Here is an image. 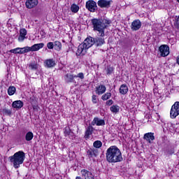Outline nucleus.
Masks as SVG:
<instances>
[{
	"label": "nucleus",
	"instance_id": "nucleus-36",
	"mask_svg": "<svg viewBox=\"0 0 179 179\" xmlns=\"http://www.w3.org/2000/svg\"><path fill=\"white\" fill-rule=\"evenodd\" d=\"M20 48H17L15 49H12L10 50H9V52H11L12 54H20Z\"/></svg>",
	"mask_w": 179,
	"mask_h": 179
},
{
	"label": "nucleus",
	"instance_id": "nucleus-26",
	"mask_svg": "<svg viewBox=\"0 0 179 179\" xmlns=\"http://www.w3.org/2000/svg\"><path fill=\"white\" fill-rule=\"evenodd\" d=\"M53 44L55 50H56V51H61V49L62 48V44L61 43V42L56 41L53 43Z\"/></svg>",
	"mask_w": 179,
	"mask_h": 179
},
{
	"label": "nucleus",
	"instance_id": "nucleus-4",
	"mask_svg": "<svg viewBox=\"0 0 179 179\" xmlns=\"http://www.w3.org/2000/svg\"><path fill=\"white\" fill-rule=\"evenodd\" d=\"M26 154L23 151H18L15 152L13 156L9 157V160L13 164L14 169H19L20 164H23Z\"/></svg>",
	"mask_w": 179,
	"mask_h": 179
},
{
	"label": "nucleus",
	"instance_id": "nucleus-29",
	"mask_svg": "<svg viewBox=\"0 0 179 179\" xmlns=\"http://www.w3.org/2000/svg\"><path fill=\"white\" fill-rule=\"evenodd\" d=\"M71 12H73V13H78V12H79V6L76 4H73L71 6Z\"/></svg>",
	"mask_w": 179,
	"mask_h": 179
},
{
	"label": "nucleus",
	"instance_id": "nucleus-44",
	"mask_svg": "<svg viewBox=\"0 0 179 179\" xmlns=\"http://www.w3.org/2000/svg\"><path fill=\"white\" fill-rule=\"evenodd\" d=\"M176 62H177L178 65H179V57H178V58L176 59Z\"/></svg>",
	"mask_w": 179,
	"mask_h": 179
},
{
	"label": "nucleus",
	"instance_id": "nucleus-2",
	"mask_svg": "<svg viewBox=\"0 0 179 179\" xmlns=\"http://www.w3.org/2000/svg\"><path fill=\"white\" fill-rule=\"evenodd\" d=\"M106 160L108 163H120V162H122V154L118 147L112 145L106 150Z\"/></svg>",
	"mask_w": 179,
	"mask_h": 179
},
{
	"label": "nucleus",
	"instance_id": "nucleus-32",
	"mask_svg": "<svg viewBox=\"0 0 179 179\" xmlns=\"http://www.w3.org/2000/svg\"><path fill=\"white\" fill-rule=\"evenodd\" d=\"M94 148H96V149H100L101 146H103V143H101L100 141H96L93 143Z\"/></svg>",
	"mask_w": 179,
	"mask_h": 179
},
{
	"label": "nucleus",
	"instance_id": "nucleus-17",
	"mask_svg": "<svg viewBox=\"0 0 179 179\" xmlns=\"http://www.w3.org/2000/svg\"><path fill=\"white\" fill-rule=\"evenodd\" d=\"M27 35V30H26V29L22 28L20 29V36L18 37V41H20V43L24 41V39L26 38Z\"/></svg>",
	"mask_w": 179,
	"mask_h": 179
},
{
	"label": "nucleus",
	"instance_id": "nucleus-27",
	"mask_svg": "<svg viewBox=\"0 0 179 179\" xmlns=\"http://www.w3.org/2000/svg\"><path fill=\"white\" fill-rule=\"evenodd\" d=\"M110 110L111 113H113L114 114H117L120 113V106L118 105H113L110 108Z\"/></svg>",
	"mask_w": 179,
	"mask_h": 179
},
{
	"label": "nucleus",
	"instance_id": "nucleus-16",
	"mask_svg": "<svg viewBox=\"0 0 179 179\" xmlns=\"http://www.w3.org/2000/svg\"><path fill=\"white\" fill-rule=\"evenodd\" d=\"M106 90H107V88L103 85H100L95 87V92L98 96L104 94V93H106Z\"/></svg>",
	"mask_w": 179,
	"mask_h": 179
},
{
	"label": "nucleus",
	"instance_id": "nucleus-3",
	"mask_svg": "<svg viewBox=\"0 0 179 179\" xmlns=\"http://www.w3.org/2000/svg\"><path fill=\"white\" fill-rule=\"evenodd\" d=\"M94 44V38L89 36L87 37L83 43L80 44L77 52L76 55H85L86 51L90 48Z\"/></svg>",
	"mask_w": 179,
	"mask_h": 179
},
{
	"label": "nucleus",
	"instance_id": "nucleus-20",
	"mask_svg": "<svg viewBox=\"0 0 179 179\" xmlns=\"http://www.w3.org/2000/svg\"><path fill=\"white\" fill-rule=\"evenodd\" d=\"M44 47V43H36L32 45L31 47H29V52L32 51H38V50H41Z\"/></svg>",
	"mask_w": 179,
	"mask_h": 179
},
{
	"label": "nucleus",
	"instance_id": "nucleus-37",
	"mask_svg": "<svg viewBox=\"0 0 179 179\" xmlns=\"http://www.w3.org/2000/svg\"><path fill=\"white\" fill-rule=\"evenodd\" d=\"M92 101L94 104H97L99 99H97V95L93 94L92 96Z\"/></svg>",
	"mask_w": 179,
	"mask_h": 179
},
{
	"label": "nucleus",
	"instance_id": "nucleus-41",
	"mask_svg": "<svg viewBox=\"0 0 179 179\" xmlns=\"http://www.w3.org/2000/svg\"><path fill=\"white\" fill-rule=\"evenodd\" d=\"M113 104H114L113 99H109L106 101V106H113Z\"/></svg>",
	"mask_w": 179,
	"mask_h": 179
},
{
	"label": "nucleus",
	"instance_id": "nucleus-46",
	"mask_svg": "<svg viewBox=\"0 0 179 179\" xmlns=\"http://www.w3.org/2000/svg\"><path fill=\"white\" fill-rule=\"evenodd\" d=\"M0 50H1V47H0Z\"/></svg>",
	"mask_w": 179,
	"mask_h": 179
},
{
	"label": "nucleus",
	"instance_id": "nucleus-19",
	"mask_svg": "<svg viewBox=\"0 0 179 179\" xmlns=\"http://www.w3.org/2000/svg\"><path fill=\"white\" fill-rule=\"evenodd\" d=\"M143 139L147 141L149 143H152L155 141V134L150 132L144 134Z\"/></svg>",
	"mask_w": 179,
	"mask_h": 179
},
{
	"label": "nucleus",
	"instance_id": "nucleus-5",
	"mask_svg": "<svg viewBox=\"0 0 179 179\" xmlns=\"http://www.w3.org/2000/svg\"><path fill=\"white\" fill-rule=\"evenodd\" d=\"M64 82L65 83H73L74 86H78L79 83L76 81V75L72 73H66L64 76Z\"/></svg>",
	"mask_w": 179,
	"mask_h": 179
},
{
	"label": "nucleus",
	"instance_id": "nucleus-10",
	"mask_svg": "<svg viewBox=\"0 0 179 179\" xmlns=\"http://www.w3.org/2000/svg\"><path fill=\"white\" fill-rule=\"evenodd\" d=\"M91 125H96V127H103L106 125V121L100 117H94L91 122Z\"/></svg>",
	"mask_w": 179,
	"mask_h": 179
},
{
	"label": "nucleus",
	"instance_id": "nucleus-43",
	"mask_svg": "<svg viewBox=\"0 0 179 179\" xmlns=\"http://www.w3.org/2000/svg\"><path fill=\"white\" fill-rule=\"evenodd\" d=\"M32 107H33V108H34V110H38V106H37V105H33V104H32Z\"/></svg>",
	"mask_w": 179,
	"mask_h": 179
},
{
	"label": "nucleus",
	"instance_id": "nucleus-45",
	"mask_svg": "<svg viewBox=\"0 0 179 179\" xmlns=\"http://www.w3.org/2000/svg\"><path fill=\"white\" fill-rule=\"evenodd\" d=\"M76 179H82V177H80V176H77V177L76 178Z\"/></svg>",
	"mask_w": 179,
	"mask_h": 179
},
{
	"label": "nucleus",
	"instance_id": "nucleus-11",
	"mask_svg": "<svg viewBox=\"0 0 179 179\" xmlns=\"http://www.w3.org/2000/svg\"><path fill=\"white\" fill-rule=\"evenodd\" d=\"M38 5V0H27L25 2V6L27 9H33Z\"/></svg>",
	"mask_w": 179,
	"mask_h": 179
},
{
	"label": "nucleus",
	"instance_id": "nucleus-42",
	"mask_svg": "<svg viewBox=\"0 0 179 179\" xmlns=\"http://www.w3.org/2000/svg\"><path fill=\"white\" fill-rule=\"evenodd\" d=\"M29 100H30L31 104H36V97L31 96V97H30Z\"/></svg>",
	"mask_w": 179,
	"mask_h": 179
},
{
	"label": "nucleus",
	"instance_id": "nucleus-22",
	"mask_svg": "<svg viewBox=\"0 0 179 179\" xmlns=\"http://www.w3.org/2000/svg\"><path fill=\"white\" fill-rule=\"evenodd\" d=\"M119 92L120 94H127L128 93V86L125 84H122L119 89Z\"/></svg>",
	"mask_w": 179,
	"mask_h": 179
},
{
	"label": "nucleus",
	"instance_id": "nucleus-14",
	"mask_svg": "<svg viewBox=\"0 0 179 179\" xmlns=\"http://www.w3.org/2000/svg\"><path fill=\"white\" fill-rule=\"evenodd\" d=\"M81 176L84 179H94L93 173L86 169L81 170Z\"/></svg>",
	"mask_w": 179,
	"mask_h": 179
},
{
	"label": "nucleus",
	"instance_id": "nucleus-30",
	"mask_svg": "<svg viewBox=\"0 0 179 179\" xmlns=\"http://www.w3.org/2000/svg\"><path fill=\"white\" fill-rule=\"evenodd\" d=\"M29 68L32 71H36V69H38V65L35 62H31V63H29Z\"/></svg>",
	"mask_w": 179,
	"mask_h": 179
},
{
	"label": "nucleus",
	"instance_id": "nucleus-7",
	"mask_svg": "<svg viewBox=\"0 0 179 179\" xmlns=\"http://www.w3.org/2000/svg\"><path fill=\"white\" fill-rule=\"evenodd\" d=\"M85 8L89 12L94 13L97 10V3L94 0H88L86 1Z\"/></svg>",
	"mask_w": 179,
	"mask_h": 179
},
{
	"label": "nucleus",
	"instance_id": "nucleus-13",
	"mask_svg": "<svg viewBox=\"0 0 179 179\" xmlns=\"http://www.w3.org/2000/svg\"><path fill=\"white\" fill-rule=\"evenodd\" d=\"M87 155L89 159L97 157V155H99V150L96 148H90L87 151Z\"/></svg>",
	"mask_w": 179,
	"mask_h": 179
},
{
	"label": "nucleus",
	"instance_id": "nucleus-34",
	"mask_svg": "<svg viewBox=\"0 0 179 179\" xmlns=\"http://www.w3.org/2000/svg\"><path fill=\"white\" fill-rule=\"evenodd\" d=\"M114 72V67L108 66L106 67V75H111Z\"/></svg>",
	"mask_w": 179,
	"mask_h": 179
},
{
	"label": "nucleus",
	"instance_id": "nucleus-24",
	"mask_svg": "<svg viewBox=\"0 0 179 179\" xmlns=\"http://www.w3.org/2000/svg\"><path fill=\"white\" fill-rule=\"evenodd\" d=\"M64 136H73V132L71 131L69 127H66L64 129Z\"/></svg>",
	"mask_w": 179,
	"mask_h": 179
},
{
	"label": "nucleus",
	"instance_id": "nucleus-35",
	"mask_svg": "<svg viewBox=\"0 0 179 179\" xmlns=\"http://www.w3.org/2000/svg\"><path fill=\"white\" fill-rule=\"evenodd\" d=\"M3 114H4V115H12V109H3Z\"/></svg>",
	"mask_w": 179,
	"mask_h": 179
},
{
	"label": "nucleus",
	"instance_id": "nucleus-15",
	"mask_svg": "<svg viewBox=\"0 0 179 179\" xmlns=\"http://www.w3.org/2000/svg\"><path fill=\"white\" fill-rule=\"evenodd\" d=\"M142 27V22H141V20H135L131 25V30L136 31L137 30H139L141 27Z\"/></svg>",
	"mask_w": 179,
	"mask_h": 179
},
{
	"label": "nucleus",
	"instance_id": "nucleus-31",
	"mask_svg": "<svg viewBox=\"0 0 179 179\" xmlns=\"http://www.w3.org/2000/svg\"><path fill=\"white\" fill-rule=\"evenodd\" d=\"M8 93L9 96H13V94H15V93H16V87H9V88L8 90Z\"/></svg>",
	"mask_w": 179,
	"mask_h": 179
},
{
	"label": "nucleus",
	"instance_id": "nucleus-28",
	"mask_svg": "<svg viewBox=\"0 0 179 179\" xmlns=\"http://www.w3.org/2000/svg\"><path fill=\"white\" fill-rule=\"evenodd\" d=\"M108 99H111V92H106L101 96V100H103V101H106V100H108Z\"/></svg>",
	"mask_w": 179,
	"mask_h": 179
},
{
	"label": "nucleus",
	"instance_id": "nucleus-23",
	"mask_svg": "<svg viewBox=\"0 0 179 179\" xmlns=\"http://www.w3.org/2000/svg\"><path fill=\"white\" fill-rule=\"evenodd\" d=\"M93 131H94V128L92 124H90L86 129L85 136H90L93 134Z\"/></svg>",
	"mask_w": 179,
	"mask_h": 179
},
{
	"label": "nucleus",
	"instance_id": "nucleus-8",
	"mask_svg": "<svg viewBox=\"0 0 179 179\" xmlns=\"http://www.w3.org/2000/svg\"><path fill=\"white\" fill-rule=\"evenodd\" d=\"M113 1L111 0H99L97 2L98 6L101 8L108 9V8L111 7V3Z\"/></svg>",
	"mask_w": 179,
	"mask_h": 179
},
{
	"label": "nucleus",
	"instance_id": "nucleus-33",
	"mask_svg": "<svg viewBox=\"0 0 179 179\" xmlns=\"http://www.w3.org/2000/svg\"><path fill=\"white\" fill-rule=\"evenodd\" d=\"M27 52H30L29 46L24 48H20V54H26Z\"/></svg>",
	"mask_w": 179,
	"mask_h": 179
},
{
	"label": "nucleus",
	"instance_id": "nucleus-21",
	"mask_svg": "<svg viewBox=\"0 0 179 179\" xmlns=\"http://www.w3.org/2000/svg\"><path fill=\"white\" fill-rule=\"evenodd\" d=\"M13 108H15L16 110H20V108H22L23 107V101L19 100V101H15L12 103Z\"/></svg>",
	"mask_w": 179,
	"mask_h": 179
},
{
	"label": "nucleus",
	"instance_id": "nucleus-25",
	"mask_svg": "<svg viewBox=\"0 0 179 179\" xmlns=\"http://www.w3.org/2000/svg\"><path fill=\"white\" fill-rule=\"evenodd\" d=\"M34 138V134L31 131H28L25 134V141H27V142H30V141H32Z\"/></svg>",
	"mask_w": 179,
	"mask_h": 179
},
{
	"label": "nucleus",
	"instance_id": "nucleus-38",
	"mask_svg": "<svg viewBox=\"0 0 179 179\" xmlns=\"http://www.w3.org/2000/svg\"><path fill=\"white\" fill-rule=\"evenodd\" d=\"M77 78H79V79L83 80V79H85V74L83 73H79L77 75H76V79Z\"/></svg>",
	"mask_w": 179,
	"mask_h": 179
},
{
	"label": "nucleus",
	"instance_id": "nucleus-9",
	"mask_svg": "<svg viewBox=\"0 0 179 179\" xmlns=\"http://www.w3.org/2000/svg\"><path fill=\"white\" fill-rule=\"evenodd\" d=\"M161 57H167L170 54V48L167 45H162L159 48Z\"/></svg>",
	"mask_w": 179,
	"mask_h": 179
},
{
	"label": "nucleus",
	"instance_id": "nucleus-12",
	"mask_svg": "<svg viewBox=\"0 0 179 179\" xmlns=\"http://www.w3.org/2000/svg\"><path fill=\"white\" fill-rule=\"evenodd\" d=\"M104 36H96V38H94V44L96 45V47H101V45H103V44H106V41Z\"/></svg>",
	"mask_w": 179,
	"mask_h": 179
},
{
	"label": "nucleus",
	"instance_id": "nucleus-40",
	"mask_svg": "<svg viewBox=\"0 0 179 179\" xmlns=\"http://www.w3.org/2000/svg\"><path fill=\"white\" fill-rule=\"evenodd\" d=\"M166 155H174V148L167 150Z\"/></svg>",
	"mask_w": 179,
	"mask_h": 179
},
{
	"label": "nucleus",
	"instance_id": "nucleus-18",
	"mask_svg": "<svg viewBox=\"0 0 179 179\" xmlns=\"http://www.w3.org/2000/svg\"><path fill=\"white\" fill-rule=\"evenodd\" d=\"M46 68H54L57 65L54 59H48L44 62Z\"/></svg>",
	"mask_w": 179,
	"mask_h": 179
},
{
	"label": "nucleus",
	"instance_id": "nucleus-1",
	"mask_svg": "<svg viewBox=\"0 0 179 179\" xmlns=\"http://www.w3.org/2000/svg\"><path fill=\"white\" fill-rule=\"evenodd\" d=\"M91 23L93 26L94 31H98V36L99 37H104L106 36L104 30H106V27H108V24L111 23V21L106 19L101 20L94 18L91 20Z\"/></svg>",
	"mask_w": 179,
	"mask_h": 179
},
{
	"label": "nucleus",
	"instance_id": "nucleus-39",
	"mask_svg": "<svg viewBox=\"0 0 179 179\" xmlns=\"http://www.w3.org/2000/svg\"><path fill=\"white\" fill-rule=\"evenodd\" d=\"M47 48L48 50H53L54 49V43L49 42L47 43Z\"/></svg>",
	"mask_w": 179,
	"mask_h": 179
},
{
	"label": "nucleus",
	"instance_id": "nucleus-6",
	"mask_svg": "<svg viewBox=\"0 0 179 179\" xmlns=\"http://www.w3.org/2000/svg\"><path fill=\"white\" fill-rule=\"evenodd\" d=\"M179 115V101H176L172 106L170 111L171 118L174 120V118H177Z\"/></svg>",
	"mask_w": 179,
	"mask_h": 179
}]
</instances>
